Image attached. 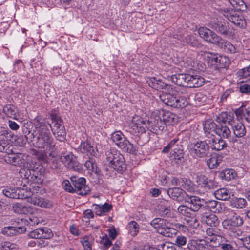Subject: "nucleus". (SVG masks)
I'll list each match as a JSON object with an SVG mask.
<instances>
[{
    "instance_id": "obj_1",
    "label": "nucleus",
    "mask_w": 250,
    "mask_h": 250,
    "mask_svg": "<svg viewBox=\"0 0 250 250\" xmlns=\"http://www.w3.org/2000/svg\"><path fill=\"white\" fill-rule=\"evenodd\" d=\"M34 124L35 129L33 132L27 127L23 129L24 138L29 142H33L36 138L35 143H33V144L39 148L43 149L44 151L49 153V156L54 157L56 146L49 132L51 125L40 117H37L34 120Z\"/></svg>"
},
{
    "instance_id": "obj_2",
    "label": "nucleus",
    "mask_w": 250,
    "mask_h": 250,
    "mask_svg": "<svg viewBox=\"0 0 250 250\" xmlns=\"http://www.w3.org/2000/svg\"><path fill=\"white\" fill-rule=\"evenodd\" d=\"M4 159L6 163L14 166H23L24 167L21 168L19 171L20 176L31 182L30 186L32 188H30V190L32 189V192L39 190L43 182V176L37 168H34L31 166L28 167L31 164L26 162L22 154L15 153L12 151L6 154Z\"/></svg>"
},
{
    "instance_id": "obj_3",
    "label": "nucleus",
    "mask_w": 250,
    "mask_h": 250,
    "mask_svg": "<svg viewBox=\"0 0 250 250\" xmlns=\"http://www.w3.org/2000/svg\"><path fill=\"white\" fill-rule=\"evenodd\" d=\"M106 162L109 167L119 172L122 173L126 168L123 155L116 150L106 152Z\"/></svg>"
},
{
    "instance_id": "obj_4",
    "label": "nucleus",
    "mask_w": 250,
    "mask_h": 250,
    "mask_svg": "<svg viewBox=\"0 0 250 250\" xmlns=\"http://www.w3.org/2000/svg\"><path fill=\"white\" fill-rule=\"evenodd\" d=\"M160 100L166 105L174 108H184L188 104L186 98L177 96L173 91L172 93H165L160 95Z\"/></svg>"
},
{
    "instance_id": "obj_5",
    "label": "nucleus",
    "mask_w": 250,
    "mask_h": 250,
    "mask_svg": "<svg viewBox=\"0 0 250 250\" xmlns=\"http://www.w3.org/2000/svg\"><path fill=\"white\" fill-rule=\"evenodd\" d=\"M209 151V145L208 139L198 141L191 145L190 152L195 158H205L208 155Z\"/></svg>"
},
{
    "instance_id": "obj_6",
    "label": "nucleus",
    "mask_w": 250,
    "mask_h": 250,
    "mask_svg": "<svg viewBox=\"0 0 250 250\" xmlns=\"http://www.w3.org/2000/svg\"><path fill=\"white\" fill-rule=\"evenodd\" d=\"M60 160L69 169L78 172H82V165L77 161V157L72 152L63 154Z\"/></svg>"
},
{
    "instance_id": "obj_7",
    "label": "nucleus",
    "mask_w": 250,
    "mask_h": 250,
    "mask_svg": "<svg viewBox=\"0 0 250 250\" xmlns=\"http://www.w3.org/2000/svg\"><path fill=\"white\" fill-rule=\"evenodd\" d=\"M71 182L74 186L75 192L80 195H86L90 192L89 187L86 184V180L83 177L71 176Z\"/></svg>"
},
{
    "instance_id": "obj_8",
    "label": "nucleus",
    "mask_w": 250,
    "mask_h": 250,
    "mask_svg": "<svg viewBox=\"0 0 250 250\" xmlns=\"http://www.w3.org/2000/svg\"><path fill=\"white\" fill-rule=\"evenodd\" d=\"M224 16L236 26L243 28L246 26V21L243 16L240 12L230 9L225 11Z\"/></svg>"
},
{
    "instance_id": "obj_9",
    "label": "nucleus",
    "mask_w": 250,
    "mask_h": 250,
    "mask_svg": "<svg viewBox=\"0 0 250 250\" xmlns=\"http://www.w3.org/2000/svg\"><path fill=\"white\" fill-rule=\"evenodd\" d=\"M176 115L173 113L162 110L160 112L159 116L157 117V119L155 118L154 125L155 127H158L159 129L163 130L164 126L161 124L164 123V124L169 125L173 122H175Z\"/></svg>"
},
{
    "instance_id": "obj_10",
    "label": "nucleus",
    "mask_w": 250,
    "mask_h": 250,
    "mask_svg": "<svg viewBox=\"0 0 250 250\" xmlns=\"http://www.w3.org/2000/svg\"><path fill=\"white\" fill-rule=\"evenodd\" d=\"M229 23L226 21H217L209 23V27L216 32L225 36H232L234 33L232 32Z\"/></svg>"
},
{
    "instance_id": "obj_11",
    "label": "nucleus",
    "mask_w": 250,
    "mask_h": 250,
    "mask_svg": "<svg viewBox=\"0 0 250 250\" xmlns=\"http://www.w3.org/2000/svg\"><path fill=\"white\" fill-rule=\"evenodd\" d=\"M198 33L201 38H203L205 41L214 44L217 43V42H218L220 37L214 32L205 27L199 28Z\"/></svg>"
},
{
    "instance_id": "obj_12",
    "label": "nucleus",
    "mask_w": 250,
    "mask_h": 250,
    "mask_svg": "<svg viewBox=\"0 0 250 250\" xmlns=\"http://www.w3.org/2000/svg\"><path fill=\"white\" fill-rule=\"evenodd\" d=\"M196 181L198 186L207 191L210 189L217 188L218 183L214 180L209 179L204 175H197L196 178Z\"/></svg>"
},
{
    "instance_id": "obj_13",
    "label": "nucleus",
    "mask_w": 250,
    "mask_h": 250,
    "mask_svg": "<svg viewBox=\"0 0 250 250\" xmlns=\"http://www.w3.org/2000/svg\"><path fill=\"white\" fill-rule=\"evenodd\" d=\"M209 56H208V62L212 64L216 65L218 68H224L229 66V60L226 56L212 54H209Z\"/></svg>"
},
{
    "instance_id": "obj_14",
    "label": "nucleus",
    "mask_w": 250,
    "mask_h": 250,
    "mask_svg": "<svg viewBox=\"0 0 250 250\" xmlns=\"http://www.w3.org/2000/svg\"><path fill=\"white\" fill-rule=\"evenodd\" d=\"M209 148L212 150L219 151L227 147V144L225 140L219 137H216L213 134L208 137V139Z\"/></svg>"
},
{
    "instance_id": "obj_15",
    "label": "nucleus",
    "mask_w": 250,
    "mask_h": 250,
    "mask_svg": "<svg viewBox=\"0 0 250 250\" xmlns=\"http://www.w3.org/2000/svg\"><path fill=\"white\" fill-rule=\"evenodd\" d=\"M212 246L206 240H191L188 244L189 250H209Z\"/></svg>"
},
{
    "instance_id": "obj_16",
    "label": "nucleus",
    "mask_w": 250,
    "mask_h": 250,
    "mask_svg": "<svg viewBox=\"0 0 250 250\" xmlns=\"http://www.w3.org/2000/svg\"><path fill=\"white\" fill-rule=\"evenodd\" d=\"M115 145L124 152L130 154H136L138 150V147L131 143L125 137L122 139V141L117 142Z\"/></svg>"
},
{
    "instance_id": "obj_17",
    "label": "nucleus",
    "mask_w": 250,
    "mask_h": 250,
    "mask_svg": "<svg viewBox=\"0 0 250 250\" xmlns=\"http://www.w3.org/2000/svg\"><path fill=\"white\" fill-rule=\"evenodd\" d=\"M146 82L149 86L157 90L165 89L168 91L170 89H172L171 85L165 83L160 79H157L156 77L148 78Z\"/></svg>"
},
{
    "instance_id": "obj_18",
    "label": "nucleus",
    "mask_w": 250,
    "mask_h": 250,
    "mask_svg": "<svg viewBox=\"0 0 250 250\" xmlns=\"http://www.w3.org/2000/svg\"><path fill=\"white\" fill-rule=\"evenodd\" d=\"M26 230V228L21 226H8L2 229V233L8 236H12L24 233Z\"/></svg>"
},
{
    "instance_id": "obj_19",
    "label": "nucleus",
    "mask_w": 250,
    "mask_h": 250,
    "mask_svg": "<svg viewBox=\"0 0 250 250\" xmlns=\"http://www.w3.org/2000/svg\"><path fill=\"white\" fill-rule=\"evenodd\" d=\"M177 227L179 229H183L185 228H196L199 225V222L197 218L193 215L185 217L184 219L183 224H177Z\"/></svg>"
},
{
    "instance_id": "obj_20",
    "label": "nucleus",
    "mask_w": 250,
    "mask_h": 250,
    "mask_svg": "<svg viewBox=\"0 0 250 250\" xmlns=\"http://www.w3.org/2000/svg\"><path fill=\"white\" fill-rule=\"evenodd\" d=\"M243 221L239 216H233L230 219H225L222 222V225L225 229H230L233 227L240 226L243 224Z\"/></svg>"
},
{
    "instance_id": "obj_21",
    "label": "nucleus",
    "mask_w": 250,
    "mask_h": 250,
    "mask_svg": "<svg viewBox=\"0 0 250 250\" xmlns=\"http://www.w3.org/2000/svg\"><path fill=\"white\" fill-rule=\"evenodd\" d=\"M170 158L177 164L184 162V153L182 145L177 146V147L173 149V152L170 154Z\"/></svg>"
},
{
    "instance_id": "obj_22",
    "label": "nucleus",
    "mask_w": 250,
    "mask_h": 250,
    "mask_svg": "<svg viewBox=\"0 0 250 250\" xmlns=\"http://www.w3.org/2000/svg\"><path fill=\"white\" fill-rule=\"evenodd\" d=\"M189 74H177L171 76L173 83L179 86L188 87Z\"/></svg>"
},
{
    "instance_id": "obj_23",
    "label": "nucleus",
    "mask_w": 250,
    "mask_h": 250,
    "mask_svg": "<svg viewBox=\"0 0 250 250\" xmlns=\"http://www.w3.org/2000/svg\"><path fill=\"white\" fill-rule=\"evenodd\" d=\"M205 83V79L197 75H188V87H199L204 85Z\"/></svg>"
},
{
    "instance_id": "obj_24",
    "label": "nucleus",
    "mask_w": 250,
    "mask_h": 250,
    "mask_svg": "<svg viewBox=\"0 0 250 250\" xmlns=\"http://www.w3.org/2000/svg\"><path fill=\"white\" fill-rule=\"evenodd\" d=\"M231 126L236 137L240 138L245 135L246 129L242 123L235 120Z\"/></svg>"
},
{
    "instance_id": "obj_25",
    "label": "nucleus",
    "mask_w": 250,
    "mask_h": 250,
    "mask_svg": "<svg viewBox=\"0 0 250 250\" xmlns=\"http://www.w3.org/2000/svg\"><path fill=\"white\" fill-rule=\"evenodd\" d=\"M80 151L83 153H87L88 155L96 156L97 155V150H95L91 143L86 140L82 142L79 147Z\"/></svg>"
},
{
    "instance_id": "obj_26",
    "label": "nucleus",
    "mask_w": 250,
    "mask_h": 250,
    "mask_svg": "<svg viewBox=\"0 0 250 250\" xmlns=\"http://www.w3.org/2000/svg\"><path fill=\"white\" fill-rule=\"evenodd\" d=\"M215 44L217 45L219 47L227 52L230 53H234L236 52V49L235 46L230 42L222 39L220 37H219L218 42H217Z\"/></svg>"
},
{
    "instance_id": "obj_27",
    "label": "nucleus",
    "mask_w": 250,
    "mask_h": 250,
    "mask_svg": "<svg viewBox=\"0 0 250 250\" xmlns=\"http://www.w3.org/2000/svg\"><path fill=\"white\" fill-rule=\"evenodd\" d=\"M94 210L98 216L105 215L112 208L111 204H94Z\"/></svg>"
},
{
    "instance_id": "obj_28",
    "label": "nucleus",
    "mask_w": 250,
    "mask_h": 250,
    "mask_svg": "<svg viewBox=\"0 0 250 250\" xmlns=\"http://www.w3.org/2000/svg\"><path fill=\"white\" fill-rule=\"evenodd\" d=\"M14 211L18 214H28L32 213L34 209L28 205L25 204H14L12 207Z\"/></svg>"
},
{
    "instance_id": "obj_29",
    "label": "nucleus",
    "mask_w": 250,
    "mask_h": 250,
    "mask_svg": "<svg viewBox=\"0 0 250 250\" xmlns=\"http://www.w3.org/2000/svg\"><path fill=\"white\" fill-rule=\"evenodd\" d=\"M216 121L219 123H228L231 125L234 121L233 115L230 113L222 112L216 118Z\"/></svg>"
},
{
    "instance_id": "obj_30",
    "label": "nucleus",
    "mask_w": 250,
    "mask_h": 250,
    "mask_svg": "<svg viewBox=\"0 0 250 250\" xmlns=\"http://www.w3.org/2000/svg\"><path fill=\"white\" fill-rule=\"evenodd\" d=\"M202 221L207 225L210 226H217L219 224L218 217L213 214L203 215L201 218Z\"/></svg>"
},
{
    "instance_id": "obj_31",
    "label": "nucleus",
    "mask_w": 250,
    "mask_h": 250,
    "mask_svg": "<svg viewBox=\"0 0 250 250\" xmlns=\"http://www.w3.org/2000/svg\"><path fill=\"white\" fill-rule=\"evenodd\" d=\"M204 130L206 136L213 134L212 133L216 134L218 125L211 120H207L203 124Z\"/></svg>"
},
{
    "instance_id": "obj_32",
    "label": "nucleus",
    "mask_w": 250,
    "mask_h": 250,
    "mask_svg": "<svg viewBox=\"0 0 250 250\" xmlns=\"http://www.w3.org/2000/svg\"><path fill=\"white\" fill-rule=\"evenodd\" d=\"M216 134L220 136L219 138H224L229 140L231 139V131L226 125H218Z\"/></svg>"
},
{
    "instance_id": "obj_33",
    "label": "nucleus",
    "mask_w": 250,
    "mask_h": 250,
    "mask_svg": "<svg viewBox=\"0 0 250 250\" xmlns=\"http://www.w3.org/2000/svg\"><path fill=\"white\" fill-rule=\"evenodd\" d=\"M219 246L222 250H231L233 249V247L229 243V241L223 237L221 236L220 240L216 241L214 244L212 245V247L216 248V247Z\"/></svg>"
},
{
    "instance_id": "obj_34",
    "label": "nucleus",
    "mask_w": 250,
    "mask_h": 250,
    "mask_svg": "<svg viewBox=\"0 0 250 250\" xmlns=\"http://www.w3.org/2000/svg\"><path fill=\"white\" fill-rule=\"evenodd\" d=\"M216 230L213 228H208L206 229V233L208 235L205 237L206 240L208 243H213L214 244L216 241L220 240L221 235H217L215 234Z\"/></svg>"
},
{
    "instance_id": "obj_35",
    "label": "nucleus",
    "mask_w": 250,
    "mask_h": 250,
    "mask_svg": "<svg viewBox=\"0 0 250 250\" xmlns=\"http://www.w3.org/2000/svg\"><path fill=\"white\" fill-rule=\"evenodd\" d=\"M183 42L184 43L192 47L198 48L201 46V44L193 35H188L184 37L183 39Z\"/></svg>"
},
{
    "instance_id": "obj_36",
    "label": "nucleus",
    "mask_w": 250,
    "mask_h": 250,
    "mask_svg": "<svg viewBox=\"0 0 250 250\" xmlns=\"http://www.w3.org/2000/svg\"><path fill=\"white\" fill-rule=\"evenodd\" d=\"M166 224H168L166 220L159 218L154 219L150 223L151 225L156 229L157 231L159 234V231L162 230V229L165 227Z\"/></svg>"
},
{
    "instance_id": "obj_37",
    "label": "nucleus",
    "mask_w": 250,
    "mask_h": 250,
    "mask_svg": "<svg viewBox=\"0 0 250 250\" xmlns=\"http://www.w3.org/2000/svg\"><path fill=\"white\" fill-rule=\"evenodd\" d=\"M50 117L52 123H54V125L53 128H50L49 130L51 129L53 131V130H56V129H60L61 126H64L63 124V120L59 116L52 114L50 115Z\"/></svg>"
},
{
    "instance_id": "obj_38",
    "label": "nucleus",
    "mask_w": 250,
    "mask_h": 250,
    "mask_svg": "<svg viewBox=\"0 0 250 250\" xmlns=\"http://www.w3.org/2000/svg\"><path fill=\"white\" fill-rule=\"evenodd\" d=\"M182 180L181 188L190 192H194L195 191V185L190 179L183 178Z\"/></svg>"
},
{
    "instance_id": "obj_39",
    "label": "nucleus",
    "mask_w": 250,
    "mask_h": 250,
    "mask_svg": "<svg viewBox=\"0 0 250 250\" xmlns=\"http://www.w3.org/2000/svg\"><path fill=\"white\" fill-rule=\"evenodd\" d=\"M3 112L7 117L15 118L16 116L17 109L13 105L7 104L4 106Z\"/></svg>"
},
{
    "instance_id": "obj_40",
    "label": "nucleus",
    "mask_w": 250,
    "mask_h": 250,
    "mask_svg": "<svg viewBox=\"0 0 250 250\" xmlns=\"http://www.w3.org/2000/svg\"><path fill=\"white\" fill-rule=\"evenodd\" d=\"M84 165L87 169L94 172V174L96 176L99 175L100 170L98 169L96 164L92 158H89V160L86 161Z\"/></svg>"
},
{
    "instance_id": "obj_41",
    "label": "nucleus",
    "mask_w": 250,
    "mask_h": 250,
    "mask_svg": "<svg viewBox=\"0 0 250 250\" xmlns=\"http://www.w3.org/2000/svg\"><path fill=\"white\" fill-rule=\"evenodd\" d=\"M139 225L134 221L129 222L127 225V229L131 235L134 236L136 235L139 231Z\"/></svg>"
},
{
    "instance_id": "obj_42",
    "label": "nucleus",
    "mask_w": 250,
    "mask_h": 250,
    "mask_svg": "<svg viewBox=\"0 0 250 250\" xmlns=\"http://www.w3.org/2000/svg\"><path fill=\"white\" fill-rule=\"evenodd\" d=\"M221 161L220 156L213 155L207 161V165L210 169L216 168Z\"/></svg>"
},
{
    "instance_id": "obj_43",
    "label": "nucleus",
    "mask_w": 250,
    "mask_h": 250,
    "mask_svg": "<svg viewBox=\"0 0 250 250\" xmlns=\"http://www.w3.org/2000/svg\"><path fill=\"white\" fill-rule=\"evenodd\" d=\"M168 224H166L165 227L163 228L162 231H160V234L167 237H172L173 235H175L177 233V230L174 228L169 227L167 226Z\"/></svg>"
},
{
    "instance_id": "obj_44",
    "label": "nucleus",
    "mask_w": 250,
    "mask_h": 250,
    "mask_svg": "<svg viewBox=\"0 0 250 250\" xmlns=\"http://www.w3.org/2000/svg\"><path fill=\"white\" fill-rule=\"evenodd\" d=\"M80 242L83 245L84 250H92V237L89 236H84L81 238Z\"/></svg>"
},
{
    "instance_id": "obj_45",
    "label": "nucleus",
    "mask_w": 250,
    "mask_h": 250,
    "mask_svg": "<svg viewBox=\"0 0 250 250\" xmlns=\"http://www.w3.org/2000/svg\"><path fill=\"white\" fill-rule=\"evenodd\" d=\"M210 210L213 213H221L224 212L225 213L229 212L228 209L225 207V204H214L208 207Z\"/></svg>"
},
{
    "instance_id": "obj_46",
    "label": "nucleus",
    "mask_w": 250,
    "mask_h": 250,
    "mask_svg": "<svg viewBox=\"0 0 250 250\" xmlns=\"http://www.w3.org/2000/svg\"><path fill=\"white\" fill-rule=\"evenodd\" d=\"M52 132L57 140L63 141L65 139L66 133L64 126H61L60 129H56V130H53Z\"/></svg>"
},
{
    "instance_id": "obj_47",
    "label": "nucleus",
    "mask_w": 250,
    "mask_h": 250,
    "mask_svg": "<svg viewBox=\"0 0 250 250\" xmlns=\"http://www.w3.org/2000/svg\"><path fill=\"white\" fill-rule=\"evenodd\" d=\"M233 7L238 10L244 11L247 9V5L243 0H229Z\"/></svg>"
},
{
    "instance_id": "obj_48",
    "label": "nucleus",
    "mask_w": 250,
    "mask_h": 250,
    "mask_svg": "<svg viewBox=\"0 0 250 250\" xmlns=\"http://www.w3.org/2000/svg\"><path fill=\"white\" fill-rule=\"evenodd\" d=\"M178 210L179 213L185 216V217L193 215L189 206L181 205L178 208Z\"/></svg>"
},
{
    "instance_id": "obj_49",
    "label": "nucleus",
    "mask_w": 250,
    "mask_h": 250,
    "mask_svg": "<svg viewBox=\"0 0 250 250\" xmlns=\"http://www.w3.org/2000/svg\"><path fill=\"white\" fill-rule=\"evenodd\" d=\"M179 139L178 138H175L168 144L162 150L163 153H167L169 151L170 149L175 147H177V146L179 145Z\"/></svg>"
},
{
    "instance_id": "obj_50",
    "label": "nucleus",
    "mask_w": 250,
    "mask_h": 250,
    "mask_svg": "<svg viewBox=\"0 0 250 250\" xmlns=\"http://www.w3.org/2000/svg\"><path fill=\"white\" fill-rule=\"evenodd\" d=\"M183 190L181 188H173L172 189H169L168 191V193L169 195H171L172 198L173 199L178 200V201H180L179 199V198H181L180 195L183 192Z\"/></svg>"
},
{
    "instance_id": "obj_51",
    "label": "nucleus",
    "mask_w": 250,
    "mask_h": 250,
    "mask_svg": "<svg viewBox=\"0 0 250 250\" xmlns=\"http://www.w3.org/2000/svg\"><path fill=\"white\" fill-rule=\"evenodd\" d=\"M157 212L162 216H168L170 209L163 204H158L156 208Z\"/></svg>"
},
{
    "instance_id": "obj_52",
    "label": "nucleus",
    "mask_w": 250,
    "mask_h": 250,
    "mask_svg": "<svg viewBox=\"0 0 250 250\" xmlns=\"http://www.w3.org/2000/svg\"><path fill=\"white\" fill-rule=\"evenodd\" d=\"M11 146H12L10 145L6 141L4 140H0V152H4L6 154L9 153L10 152H12V149L10 148Z\"/></svg>"
},
{
    "instance_id": "obj_53",
    "label": "nucleus",
    "mask_w": 250,
    "mask_h": 250,
    "mask_svg": "<svg viewBox=\"0 0 250 250\" xmlns=\"http://www.w3.org/2000/svg\"><path fill=\"white\" fill-rule=\"evenodd\" d=\"M215 196L218 200L222 201L227 200L229 198V196L227 193L225 189L217 190L215 193Z\"/></svg>"
},
{
    "instance_id": "obj_54",
    "label": "nucleus",
    "mask_w": 250,
    "mask_h": 250,
    "mask_svg": "<svg viewBox=\"0 0 250 250\" xmlns=\"http://www.w3.org/2000/svg\"><path fill=\"white\" fill-rule=\"evenodd\" d=\"M62 186L63 189L70 193H75L74 186L68 180H65L62 182Z\"/></svg>"
},
{
    "instance_id": "obj_55",
    "label": "nucleus",
    "mask_w": 250,
    "mask_h": 250,
    "mask_svg": "<svg viewBox=\"0 0 250 250\" xmlns=\"http://www.w3.org/2000/svg\"><path fill=\"white\" fill-rule=\"evenodd\" d=\"M42 238L50 239L53 237L52 230L47 227L41 228Z\"/></svg>"
},
{
    "instance_id": "obj_56",
    "label": "nucleus",
    "mask_w": 250,
    "mask_h": 250,
    "mask_svg": "<svg viewBox=\"0 0 250 250\" xmlns=\"http://www.w3.org/2000/svg\"><path fill=\"white\" fill-rule=\"evenodd\" d=\"M34 210L32 213L28 214L30 215L28 217L29 223L31 225H37L42 221L37 217V214L34 213Z\"/></svg>"
},
{
    "instance_id": "obj_57",
    "label": "nucleus",
    "mask_w": 250,
    "mask_h": 250,
    "mask_svg": "<svg viewBox=\"0 0 250 250\" xmlns=\"http://www.w3.org/2000/svg\"><path fill=\"white\" fill-rule=\"evenodd\" d=\"M125 136L120 131H115L111 135V138L115 144L119 141H122V139Z\"/></svg>"
},
{
    "instance_id": "obj_58",
    "label": "nucleus",
    "mask_w": 250,
    "mask_h": 250,
    "mask_svg": "<svg viewBox=\"0 0 250 250\" xmlns=\"http://www.w3.org/2000/svg\"><path fill=\"white\" fill-rule=\"evenodd\" d=\"M238 73L239 76L242 78H247L250 76V65L239 70Z\"/></svg>"
},
{
    "instance_id": "obj_59",
    "label": "nucleus",
    "mask_w": 250,
    "mask_h": 250,
    "mask_svg": "<svg viewBox=\"0 0 250 250\" xmlns=\"http://www.w3.org/2000/svg\"><path fill=\"white\" fill-rule=\"evenodd\" d=\"M42 234L41 233V229L39 228L34 229V230L31 231L29 233V236L32 238L35 239H41L42 238Z\"/></svg>"
},
{
    "instance_id": "obj_60",
    "label": "nucleus",
    "mask_w": 250,
    "mask_h": 250,
    "mask_svg": "<svg viewBox=\"0 0 250 250\" xmlns=\"http://www.w3.org/2000/svg\"><path fill=\"white\" fill-rule=\"evenodd\" d=\"M187 238L184 236H178L175 239V243L179 246L185 245L187 243Z\"/></svg>"
},
{
    "instance_id": "obj_61",
    "label": "nucleus",
    "mask_w": 250,
    "mask_h": 250,
    "mask_svg": "<svg viewBox=\"0 0 250 250\" xmlns=\"http://www.w3.org/2000/svg\"><path fill=\"white\" fill-rule=\"evenodd\" d=\"M224 177L225 180H230L235 177L233 171L232 170L226 169L223 172Z\"/></svg>"
},
{
    "instance_id": "obj_62",
    "label": "nucleus",
    "mask_w": 250,
    "mask_h": 250,
    "mask_svg": "<svg viewBox=\"0 0 250 250\" xmlns=\"http://www.w3.org/2000/svg\"><path fill=\"white\" fill-rule=\"evenodd\" d=\"M69 231L70 233L76 236L80 235V231L78 229V227L75 224H72L69 227Z\"/></svg>"
},
{
    "instance_id": "obj_63",
    "label": "nucleus",
    "mask_w": 250,
    "mask_h": 250,
    "mask_svg": "<svg viewBox=\"0 0 250 250\" xmlns=\"http://www.w3.org/2000/svg\"><path fill=\"white\" fill-rule=\"evenodd\" d=\"M3 195L7 197L10 198H19V194L17 195V194L14 192H12V190L11 191L7 190H3Z\"/></svg>"
},
{
    "instance_id": "obj_64",
    "label": "nucleus",
    "mask_w": 250,
    "mask_h": 250,
    "mask_svg": "<svg viewBox=\"0 0 250 250\" xmlns=\"http://www.w3.org/2000/svg\"><path fill=\"white\" fill-rule=\"evenodd\" d=\"M14 248V245L9 242H4L1 244V250H11Z\"/></svg>"
}]
</instances>
